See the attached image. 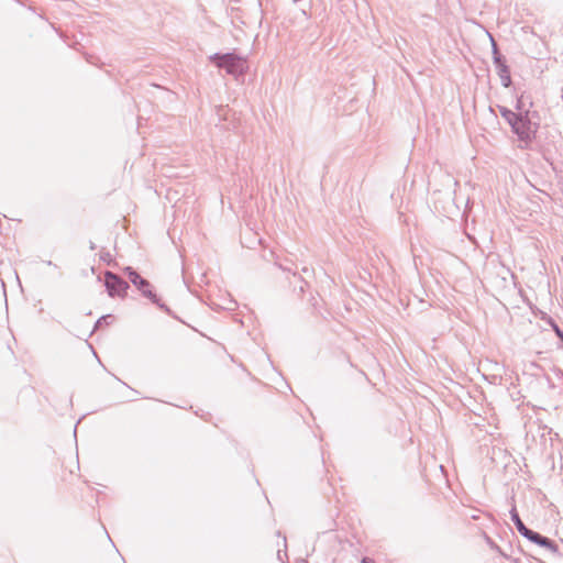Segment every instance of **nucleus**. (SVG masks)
Wrapping results in <instances>:
<instances>
[{
  "instance_id": "nucleus-1",
  "label": "nucleus",
  "mask_w": 563,
  "mask_h": 563,
  "mask_svg": "<svg viewBox=\"0 0 563 563\" xmlns=\"http://www.w3.org/2000/svg\"><path fill=\"white\" fill-rule=\"evenodd\" d=\"M512 516V520L515 521V525L518 529V531L523 536L526 537L527 539H529L530 541H532L533 543H537L541 547H544V548H549V549H552L553 548V542L545 538V537H542L541 534L528 529L523 522L521 521V519L519 518L518 514L516 510L512 511L511 514Z\"/></svg>"
},
{
  "instance_id": "nucleus-2",
  "label": "nucleus",
  "mask_w": 563,
  "mask_h": 563,
  "mask_svg": "<svg viewBox=\"0 0 563 563\" xmlns=\"http://www.w3.org/2000/svg\"><path fill=\"white\" fill-rule=\"evenodd\" d=\"M217 65L225 68L230 74L242 73L245 67V62L242 58L233 55H224L217 58Z\"/></svg>"
},
{
  "instance_id": "nucleus-3",
  "label": "nucleus",
  "mask_w": 563,
  "mask_h": 563,
  "mask_svg": "<svg viewBox=\"0 0 563 563\" xmlns=\"http://www.w3.org/2000/svg\"><path fill=\"white\" fill-rule=\"evenodd\" d=\"M106 287L110 296H122L126 289V283L112 273L104 275Z\"/></svg>"
},
{
  "instance_id": "nucleus-4",
  "label": "nucleus",
  "mask_w": 563,
  "mask_h": 563,
  "mask_svg": "<svg viewBox=\"0 0 563 563\" xmlns=\"http://www.w3.org/2000/svg\"><path fill=\"white\" fill-rule=\"evenodd\" d=\"M519 124H516L512 130L520 137V140L529 142L536 135V129L532 128L531 123L523 119L522 117L518 121Z\"/></svg>"
},
{
  "instance_id": "nucleus-5",
  "label": "nucleus",
  "mask_w": 563,
  "mask_h": 563,
  "mask_svg": "<svg viewBox=\"0 0 563 563\" xmlns=\"http://www.w3.org/2000/svg\"><path fill=\"white\" fill-rule=\"evenodd\" d=\"M501 115L507 120V122L514 128L516 124H519V120L521 117H519L517 113L510 111V110H503Z\"/></svg>"
},
{
  "instance_id": "nucleus-6",
  "label": "nucleus",
  "mask_w": 563,
  "mask_h": 563,
  "mask_svg": "<svg viewBox=\"0 0 563 563\" xmlns=\"http://www.w3.org/2000/svg\"><path fill=\"white\" fill-rule=\"evenodd\" d=\"M79 470V464L77 460H71L68 466L69 475H75L76 472Z\"/></svg>"
},
{
  "instance_id": "nucleus-7",
  "label": "nucleus",
  "mask_w": 563,
  "mask_h": 563,
  "mask_svg": "<svg viewBox=\"0 0 563 563\" xmlns=\"http://www.w3.org/2000/svg\"><path fill=\"white\" fill-rule=\"evenodd\" d=\"M139 279H140L141 285L146 284L143 279H141V277L137 274H135V273L131 274V280L133 284H137Z\"/></svg>"
},
{
  "instance_id": "nucleus-8",
  "label": "nucleus",
  "mask_w": 563,
  "mask_h": 563,
  "mask_svg": "<svg viewBox=\"0 0 563 563\" xmlns=\"http://www.w3.org/2000/svg\"><path fill=\"white\" fill-rule=\"evenodd\" d=\"M554 331L556 335L563 341V332L560 330V328L555 325Z\"/></svg>"
},
{
  "instance_id": "nucleus-9",
  "label": "nucleus",
  "mask_w": 563,
  "mask_h": 563,
  "mask_svg": "<svg viewBox=\"0 0 563 563\" xmlns=\"http://www.w3.org/2000/svg\"><path fill=\"white\" fill-rule=\"evenodd\" d=\"M362 563H375V562L373 560H371V559H364L362 561Z\"/></svg>"
},
{
  "instance_id": "nucleus-10",
  "label": "nucleus",
  "mask_w": 563,
  "mask_h": 563,
  "mask_svg": "<svg viewBox=\"0 0 563 563\" xmlns=\"http://www.w3.org/2000/svg\"><path fill=\"white\" fill-rule=\"evenodd\" d=\"M63 481H67V476L65 474L62 475Z\"/></svg>"
}]
</instances>
